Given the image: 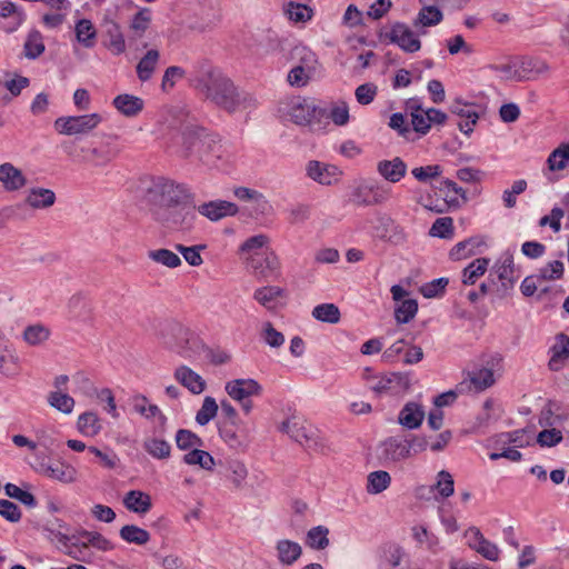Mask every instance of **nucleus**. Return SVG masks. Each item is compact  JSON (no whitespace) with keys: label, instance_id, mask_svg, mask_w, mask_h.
<instances>
[{"label":"nucleus","instance_id":"6ab92c4d","mask_svg":"<svg viewBox=\"0 0 569 569\" xmlns=\"http://www.w3.org/2000/svg\"><path fill=\"white\" fill-rule=\"evenodd\" d=\"M407 163L400 157H395L390 160H380L377 163V172L390 183H397L403 179L407 174Z\"/></svg>","mask_w":569,"mask_h":569},{"label":"nucleus","instance_id":"338daca9","mask_svg":"<svg viewBox=\"0 0 569 569\" xmlns=\"http://www.w3.org/2000/svg\"><path fill=\"white\" fill-rule=\"evenodd\" d=\"M316 76L311 74L308 71H305L303 68L295 66L287 76V81L291 87L302 88L306 87Z\"/></svg>","mask_w":569,"mask_h":569},{"label":"nucleus","instance_id":"ea45409f","mask_svg":"<svg viewBox=\"0 0 569 569\" xmlns=\"http://www.w3.org/2000/svg\"><path fill=\"white\" fill-rule=\"evenodd\" d=\"M490 259L488 258H478L470 262L462 270V283L466 286H471L477 282V280L485 274L489 267Z\"/></svg>","mask_w":569,"mask_h":569},{"label":"nucleus","instance_id":"e433bc0d","mask_svg":"<svg viewBox=\"0 0 569 569\" xmlns=\"http://www.w3.org/2000/svg\"><path fill=\"white\" fill-rule=\"evenodd\" d=\"M276 549L280 563L286 566H290L296 562L302 553L301 546L298 542L288 539L279 540Z\"/></svg>","mask_w":569,"mask_h":569},{"label":"nucleus","instance_id":"603ef678","mask_svg":"<svg viewBox=\"0 0 569 569\" xmlns=\"http://www.w3.org/2000/svg\"><path fill=\"white\" fill-rule=\"evenodd\" d=\"M282 295V289L276 286L263 287L257 289L253 293V298L263 307L273 309L276 307V300Z\"/></svg>","mask_w":569,"mask_h":569},{"label":"nucleus","instance_id":"3c124183","mask_svg":"<svg viewBox=\"0 0 569 569\" xmlns=\"http://www.w3.org/2000/svg\"><path fill=\"white\" fill-rule=\"evenodd\" d=\"M48 402L51 407L64 415L71 413L74 408V399L61 390L49 392Z\"/></svg>","mask_w":569,"mask_h":569},{"label":"nucleus","instance_id":"f03ea898","mask_svg":"<svg viewBox=\"0 0 569 569\" xmlns=\"http://www.w3.org/2000/svg\"><path fill=\"white\" fill-rule=\"evenodd\" d=\"M152 218L171 231L190 232L197 222V208L183 202L170 208H151Z\"/></svg>","mask_w":569,"mask_h":569},{"label":"nucleus","instance_id":"c03bdc74","mask_svg":"<svg viewBox=\"0 0 569 569\" xmlns=\"http://www.w3.org/2000/svg\"><path fill=\"white\" fill-rule=\"evenodd\" d=\"M148 258L151 261L170 269H176L182 263L180 257L176 252L164 248L149 250Z\"/></svg>","mask_w":569,"mask_h":569},{"label":"nucleus","instance_id":"13d9d810","mask_svg":"<svg viewBox=\"0 0 569 569\" xmlns=\"http://www.w3.org/2000/svg\"><path fill=\"white\" fill-rule=\"evenodd\" d=\"M280 430L288 433L295 441L301 445L309 441L305 427L296 419H288L283 421Z\"/></svg>","mask_w":569,"mask_h":569},{"label":"nucleus","instance_id":"9b49d317","mask_svg":"<svg viewBox=\"0 0 569 569\" xmlns=\"http://www.w3.org/2000/svg\"><path fill=\"white\" fill-rule=\"evenodd\" d=\"M378 457L385 463L399 462L410 457L408 440L389 437L378 446Z\"/></svg>","mask_w":569,"mask_h":569},{"label":"nucleus","instance_id":"0e129e2a","mask_svg":"<svg viewBox=\"0 0 569 569\" xmlns=\"http://www.w3.org/2000/svg\"><path fill=\"white\" fill-rule=\"evenodd\" d=\"M430 236L438 238H451L453 233V220L450 217H442L436 219L432 223L430 231Z\"/></svg>","mask_w":569,"mask_h":569},{"label":"nucleus","instance_id":"20e7f679","mask_svg":"<svg viewBox=\"0 0 569 569\" xmlns=\"http://www.w3.org/2000/svg\"><path fill=\"white\" fill-rule=\"evenodd\" d=\"M391 188L376 179H360L353 187L350 200L359 207H376L387 203Z\"/></svg>","mask_w":569,"mask_h":569},{"label":"nucleus","instance_id":"79ce46f5","mask_svg":"<svg viewBox=\"0 0 569 569\" xmlns=\"http://www.w3.org/2000/svg\"><path fill=\"white\" fill-rule=\"evenodd\" d=\"M120 538L137 546H143L149 542L150 533L136 525H126L119 531Z\"/></svg>","mask_w":569,"mask_h":569},{"label":"nucleus","instance_id":"393cba45","mask_svg":"<svg viewBox=\"0 0 569 569\" xmlns=\"http://www.w3.org/2000/svg\"><path fill=\"white\" fill-rule=\"evenodd\" d=\"M406 110L411 116L413 130L420 134H426L430 130L428 109L422 108L420 100L412 98L406 102Z\"/></svg>","mask_w":569,"mask_h":569},{"label":"nucleus","instance_id":"ddd939ff","mask_svg":"<svg viewBox=\"0 0 569 569\" xmlns=\"http://www.w3.org/2000/svg\"><path fill=\"white\" fill-rule=\"evenodd\" d=\"M118 139V134H109L108 140L101 146L90 148L88 161L94 167L108 166L121 152V149L114 143Z\"/></svg>","mask_w":569,"mask_h":569},{"label":"nucleus","instance_id":"72a5a7b5","mask_svg":"<svg viewBox=\"0 0 569 569\" xmlns=\"http://www.w3.org/2000/svg\"><path fill=\"white\" fill-rule=\"evenodd\" d=\"M26 203L33 209H47L54 204L56 193L51 189L31 188L24 199Z\"/></svg>","mask_w":569,"mask_h":569},{"label":"nucleus","instance_id":"a18cd8bd","mask_svg":"<svg viewBox=\"0 0 569 569\" xmlns=\"http://www.w3.org/2000/svg\"><path fill=\"white\" fill-rule=\"evenodd\" d=\"M391 477L385 470L372 471L367 477V492L378 495L389 488Z\"/></svg>","mask_w":569,"mask_h":569},{"label":"nucleus","instance_id":"bb28decb","mask_svg":"<svg viewBox=\"0 0 569 569\" xmlns=\"http://www.w3.org/2000/svg\"><path fill=\"white\" fill-rule=\"evenodd\" d=\"M112 104L121 114L128 118L138 116L144 108V101L140 97L129 93L118 94Z\"/></svg>","mask_w":569,"mask_h":569},{"label":"nucleus","instance_id":"49530a36","mask_svg":"<svg viewBox=\"0 0 569 569\" xmlns=\"http://www.w3.org/2000/svg\"><path fill=\"white\" fill-rule=\"evenodd\" d=\"M182 461L189 466H199L204 470H212L214 467L213 457L208 451L201 450L199 448L187 452L183 456Z\"/></svg>","mask_w":569,"mask_h":569},{"label":"nucleus","instance_id":"a878e982","mask_svg":"<svg viewBox=\"0 0 569 569\" xmlns=\"http://www.w3.org/2000/svg\"><path fill=\"white\" fill-rule=\"evenodd\" d=\"M202 146L204 149L201 159L206 162L214 163L216 160L228 161L230 159L227 147L221 143L218 136L209 133L208 138L202 139Z\"/></svg>","mask_w":569,"mask_h":569},{"label":"nucleus","instance_id":"0eeeda50","mask_svg":"<svg viewBox=\"0 0 569 569\" xmlns=\"http://www.w3.org/2000/svg\"><path fill=\"white\" fill-rule=\"evenodd\" d=\"M102 122L99 113L82 116H63L54 120L53 127L59 134L83 136L90 133Z\"/></svg>","mask_w":569,"mask_h":569},{"label":"nucleus","instance_id":"f3484780","mask_svg":"<svg viewBox=\"0 0 569 569\" xmlns=\"http://www.w3.org/2000/svg\"><path fill=\"white\" fill-rule=\"evenodd\" d=\"M209 133L202 128L186 127L181 133L182 156L189 157L197 153L202 158L204 146L202 139L208 138Z\"/></svg>","mask_w":569,"mask_h":569},{"label":"nucleus","instance_id":"c9c22d12","mask_svg":"<svg viewBox=\"0 0 569 569\" xmlns=\"http://www.w3.org/2000/svg\"><path fill=\"white\" fill-rule=\"evenodd\" d=\"M78 431L84 437H96L102 430V423L93 411H86L78 417Z\"/></svg>","mask_w":569,"mask_h":569},{"label":"nucleus","instance_id":"f257e3e1","mask_svg":"<svg viewBox=\"0 0 569 569\" xmlns=\"http://www.w3.org/2000/svg\"><path fill=\"white\" fill-rule=\"evenodd\" d=\"M188 81L198 93L229 113L257 107V99L239 90L222 70L208 60L197 61Z\"/></svg>","mask_w":569,"mask_h":569},{"label":"nucleus","instance_id":"f8f14e48","mask_svg":"<svg viewBox=\"0 0 569 569\" xmlns=\"http://www.w3.org/2000/svg\"><path fill=\"white\" fill-rule=\"evenodd\" d=\"M495 383L493 371L488 368H475L467 373V378L457 385L460 393L480 392Z\"/></svg>","mask_w":569,"mask_h":569},{"label":"nucleus","instance_id":"de8ad7c7","mask_svg":"<svg viewBox=\"0 0 569 569\" xmlns=\"http://www.w3.org/2000/svg\"><path fill=\"white\" fill-rule=\"evenodd\" d=\"M569 162V142L560 143L548 157L547 167L550 171H560Z\"/></svg>","mask_w":569,"mask_h":569},{"label":"nucleus","instance_id":"4468645a","mask_svg":"<svg viewBox=\"0 0 569 569\" xmlns=\"http://www.w3.org/2000/svg\"><path fill=\"white\" fill-rule=\"evenodd\" d=\"M466 537L468 539V546L483 558L490 561H497L499 559L500 550L498 546L486 539L478 528H469L466 531Z\"/></svg>","mask_w":569,"mask_h":569},{"label":"nucleus","instance_id":"58836bf2","mask_svg":"<svg viewBox=\"0 0 569 569\" xmlns=\"http://www.w3.org/2000/svg\"><path fill=\"white\" fill-rule=\"evenodd\" d=\"M283 14L293 23H306L313 17V10L306 4L290 1L283 6Z\"/></svg>","mask_w":569,"mask_h":569},{"label":"nucleus","instance_id":"39448f33","mask_svg":"<svg viewBox=\"0 0 569 569\" xmlns=\"http://www.w3.org/2000/svg\"><path fill=\"white\" fill-rule=\"evenodd\" d=\"M366 372L367 387L378 397L400 395L410 388V377L408 373L388 372L372 375L369 369Z\"/></svg>","mask_w":569,"mask_h":569},{"label":"nucleus","instance_id":"5fc2aeb1","mask_svg":"<svg viewBox=\"0 0 569 569\" xmlns=\"http://www.w3.org/2000/svg\"><path fill=\"white\" fill-rule=\"evenodd\" d=\"M176 445L180 450H192L203 445L202 439L188 429H179L176 433Z\"/></svg>","mask_w":569,"mask_h":569},{"label":"nucleus","instance_id":"c756f323","mask_svg":"<svg viewBox=\"0 0 569 569\" xmlns=\"http://www.w3.org/2000/svg\"><path fill=\"white\" fill-rule=\"evenodd\" d=\"M160 60V52L157 49L148 50L143 57L139 60L136 72L137 77L140 81L146 82L149 81L154 71L157 70L158 63Z\"/></svg>","mask_w":569,"mask_h":569},{"label":"nucleus","instance_id":"2eb2a0df","mask_svg":"<svg viewBox=\"0 0 569 569\" xmlns=\"http://www.w3.org/2000/svg\"><path fill=\"white\" fill-rule=\"evenodd\" d=\"M197 212L210 221H218L226 217L236 216L238 213V206L226 200H214L198 206Z\"/></svg>","mask_w":569,"mask_h":569},{"label":"nucleus","instance_id":"1a4fd4ad","mask_svg":"<svg viewBox=\"0 0 569 569\" xmlns=\"http://www.w3.org/2000/svg\"><path fill=\"white\" fill-rule=\"evenodd\" d=\"M244 262L247 268L260 279H276L280 273L279 260L271 250H264L261 254L244 257Z\"/></svg>","mask_w":569,"mask_h":569},{"label":"nucleus","instance_id":"a211bd4d","mask_svg":"<svg viewBox=\"0 0 569 569\" xmlns=\"http://www.w3.org/2000/svg\"><path fill=\"white\" fill-rule=\"evenodd\" d=\"M38 471L48 478L63 483H71L77 479L76 469L61 461L52 463L42 461L39 465Z\"/></svg>","mask_w":569,"mask_h":569},{"label":"nucleus","instance_id":"bf43d9fd","mask_svg":"<svg viewBox=\"0 0 569 569\" xmlns=\"http://www.w3.org/2000/svg\"><path fill=\"white\" fill-rule=\"evenodd\" d=\"M174 248L178 252H180L182 254L183 259L191 267H199L203 263V259H202L200 252L206 249L204 244L187 247V246L178 243V244H176Z\"/></svg>","mask_w":569,"mask_h":569},{"label":"nucleus","instance_id":"6e6d98bb","mask_svg":"<svg viewBox=\"0 0 569 569\" xmlns=\"http://www.w3.org/2000/svg\"><path fill=\"white\" fill-rule=\"evenodd\" d=\"M298 54V63L297 67H301L305 71L310 72L311 74H317L318 69V56L316 52L309 50L306 47H297L296 48Z\"/></svg>","mask_w":569,"mask_h":569},{"label":"nucleus","instance_id":"774afa93","mask_svg":"<svg viewBox=\"0 0 569 569\" xmlns=\"http://www.w3.org/2000/svg\"><path fill=\"white\" fill-rule=\"evenodd\" d=\"M328 117L337 126H346L349 122V107L345 101H337L331 104Z\"/></svg>","mask_w":569,"mask_h":569},{"label":"nucleus","instance_id":"dca6fc26","mask_svg":"<svg viewBox=\"0 0 569 569\" xmlns=\"http://www.w3.org/2000/svg\"><path fill=\"white\" fill-rule=\"evenodd\" d=\"M224 390L236 401H243L261 393V386L254 379H234L228 381Z\"/></svg>","mask_w":569,"mask_h":569},{"label":"nucleus","instance_id":"4d7b16f0","mask_svg":"<svg viewBox=\"0 0 569 569\" xmlns=\"http://www.w3.org/2000/svg\"><path fill=\"white\" fill-rule=\"evenodd\" d=\"M218 409L219 406L217 405L214 398L207 396L203 399L201 408L198 410L196 415V421L200 426L208 425L217 416Z\"/></svg>","mask_w":569,"mask_h":569},{"label":"nucleus","instance_id":"b1692460","mask_svg":"<svg viewBox=\"0 0 569 569\" xmlns=\"http://www.w3.org/2000/svg\"><path fill=\"white\" fill-rule=\"evenodd\" d=\"M550 359L548 367L551 371H559L563 368L566 360L569 358V337L559 333L556 337V343L550 348Z\"/></svg>","mask_w":569,"mask_h":569},{"label":"nucleus","instance_id":"052dcab7","mask_svg":"<svg viewBox=\"0 0 569 569\" xmlns=\"http://www.w3.org/2000/svg\"><path fill=\"white\" fill-rule=\"evenodd\" d=\"M563 263L560 260H553L538 269L537 277L541 281H551L561 279L563 276Z\"/></svg>","mask_w":569,"mask_h":569},{"label":"nucleus","instance_id":"f704fd0d","mask_svg":"<svg viewBox=\"0 0 569 569\" xmlns=\"http://www.w3.org/2000/svg\"><path fill=\"white\" fill-rule=\"evenodd\" d=\"M106 46L113 54L119 56L126 51V40L118 23H106Z\"/></svg>","mask_w":569,"mask_h":569},{"label":"nucleus","instance_id":"7ed1b4c3","mask_svg":"<svg viewBox=\"0 0 569 569\" xmlns=\"http://www.w3.org/2000/svg\"><path fill=\"white\" fill-rule=\"evenodd\" d=\"M147 196L152 208H170L189 202L191 199V193L186 186L163 177L153 180Z\"/></svg>","mask_w":569,"mask_h":569},{"label":"nucleus","instance_id":"6e6552de","mask_svg":"<svg viewBox=\"0 0 569 569\" xmlns=\"http://www.w3.org/2000/svg\"><path fill=\"white\" fill-rule=\"evenodd\" d=\"M380 38L397 44L402 51L413 53L420 50L421 41L418 36L403 22L391 24L389 30L380 33Z\"/></svg>","mask_w":569,"mask_h":569},{"label":"nucleus","instance_id":"473e14b6","mask_svg":"<svg viewBox=\"0 0 569 569\" xmlns=\"http://www.w3.org/2000/svg\"><path fill=\"white\" fill-rule=\"evenodd\" d=\"M50 337L51 329L41 322L28 325L22 331V340L30 347L41 346L46 343Z\"/></svg>","mask_w":569,"mask_h":569},{"label":"nucleus","instance_id":"aec40b11","mask_svg":"<svg viewBox=\"0 0 569 569\" xmlns=\"http://www.w3.org/2000/svg\"><path fill=\"white\" fill-rule=\"evenodd\" d=\"M174 379L192 395H200L206 390V380L187 366H179L174 370Z\"/></svg>","mask_w":569,"mask_h":569},{"label":"nucleus","instance_id":"2f4dec72","mask_svg":"<svg viewBox=\"0 0 569 569\" xmlns=\"http://www.w3.org/2000/svg\"><path fill=\"white\" fill-rule=\"evenodd\" d=\"M133 410L146 419L158 418L160 427L167 423V417L157 405H151L143 395H137L132 398Z\"/></svg>","mask_w":569,"mask_h":569},{"label":"nucleus","instance_id":"680f3d73","mask_svg":"<svg viewBox=\"0 0 569 569\" xmlns=\"http://www.w3.org/2000/svg\"><path fill=\"white\" fill-rule=\"evenodd\" d=\"M4 493L10 498L20 501L21 503L29 508H33L37 506V500L31 492L21 489L17 485L8 482L4 486Z\"/></svg>","mask_w":569,"mask_h":569},{"label":"nucleus","instance_id":"864d4df0","mask_svg":"<svg viewBox=\"0 0 569 569\" xmlns=\"http://www.w3.org/2000/svg\"><path fill=\"white\" fill-rule=\"evenodd\" d=\"M418 311V302L416 299H405L395 309V318L398 323H408Z\"/></svg>","mask_w":569,"mask_h":569},{"label":"nucleus","instance_id":"cd10ccee","mask_svg":"<svg viewBox=\"0 0 569 569\" xmlns=\"http://www.w3.org/2000/svg\"><path fill=\"white\" fill-rule=\"evenodd\" d=\"M423 419L425 410L415 401L407 402L398 415V422L408 429L419 428Z\"/></svg>","mask_w":569,"mask_h":569},{"label":"nucleus","instance_id":"423d86ee","mask_svg":"<svg viewBox=\"0 0 569 569\" xmlns=\"http://www.w3.org/2000/svg\"><path fill=\"white\" fill-rule=\"evenodd\" d=\"M317 106L313 100L302 97H287L279 101L277 112L280 118L297 124H310L316 118Z\"/></svg>","mask_w":569,"mask_h":569},{"label":"nucleus","instance_id":"a19ab883","mask_svg":"<svg viewBox=\"0 0 569 569\" xmlns=\"http://www.w3.org/2000/svg\"><path fill=\"white\" fill-rule=\"evenodd\" d=\"M403 557V550L397 545H387L381 549L379 569H397Z\"/></svg>","mask_w":569,"mask_h":569},{"label":"nucleus","instance_id":"09e8293b","mask_svg":"<svg viewBox=\"0 0 569 569\" xmlns=\"http://www.w3.org/2000/svg\"><path fill=\"white\" fill-rule=\"evenodd\" d=\"M77 40L86 48H92L96 43L97 31L92 22L88 19H81L77 22L76 28Z\"/></svg>","mask_w":569,"mask_h":569},{"label":"nucleus","instance_id":"4c0bfd02","mask_svg":"<svg viewBox=\"0 0 569 569\" xmlns=\"http://www.w3.org/2000/svg\"><path fill=\"white\" fill-rule=\"evenodd\" d=\"M142 447L148 455L158 460L168 459L171 455V445L157 437L146 438Z\"/></svg>","mask_w":569,"mask_h":569},{"label":"nucleus","instance_id":"37998d69","mask_svg":"<svg viewBox=\"0 0 569 569\" xmlns=\"http://www.w3.org/2000/svg\"><path fill=\"white\" fill-rule=\"evenodd\" d=\"M443 19L441 10L436 6H423L413 21L415 27H432L439 24Z\"/></svg>","mask_w":569,"mask_h":569},{"label":"nucleus","instance_id":"8fccbe9b","mask_svg":"<svg viewBox=\"0 0 569 569\" xmlns=\"http://www.w3.org/2000/svg\"><path fill=\"white\" fill-rule=\"evenodd\" d=\"M268 240V237L264 234H257L248 238L239 248L242 259L244 260V257L261 254L264 250H269L268 248H264Z\"/></svg>","mask_w":569,"mask_h":569},{"label":"nucleus","instance_id":"7c9ffc66","mask_svg":"<svg viewBox=\"0 0 569 569\" xmlns=\"http://www.w3.org/2000/svg\"><path fill=\"white\" fill-rule=\"evenodd\" d=\"M21 367L16 351L0 345V373L7 378H16L20 375Z\"/></svg>","mask_w":569,"mask_h":569},{"label":"nucleus","instance_id":"9d476101","mask_svg":"<svg viewBox=\"0 0 569 569\" xmlns=\"http://www.w3.org/2000/svg\"><path fill=\"white\" fill-rule=\"evenodd\" d=\"M164 339L170 349L186 358L191 357V351L198 343L191 331L179 322H172L168 326V337Z\"/></svg>","mask_w":569,"mask_h":569},{"label":"nucleus","instance_id":"c85d7f7f","mask_svg":"<svg viewBox=\"0 0 569 569\" xmlns=\"http://www.w3.org/2000/svg\"><path fill=\"white\" fill-rule=\"evenodd\" d=\"M122 502L129 511L138 515H146L152 507L151 497L140 490L128 491Z\"/></svg>","mask_w":569,"mask_h":569},{"label":"nucleus","instance_id":"4be33fe9","mask_svg":"<svg viewBox=\"0 0 569 569\" xmlns=\"http://www.w3.org/2000/svg\"><path fill=\"white\" fill-rule=\"evenodd\" d=\"M495 269H496L498 279L501 282L499 291H501L502 296H506L512 290L515 283H516L515 266H513L512 256L511 254L503 256L501 258V260L495 266Z\"/></svg>","mask_w":569,"mask_h":569},{"label":"nucleus","instance_id":"5701e85b","mask_svg":"<svg viewBox=\"0 0 569 569\" xmlns=\"http://www.w3.org/2000/svg\"><path fill=\"white\" fill-rule=\"evenodd\" d=\"M0 182L7 191H18L27 184V178L12 163L4 162L0 164Z\"/></svg>","mask_w":569,"mask_h":569},{"label":"nucleus","instance_id":"e2e57ef3","mask_svg":"<svg viewBox=\"0 0 569 569\" xmlns=\"http://www.w3.org/2000/svg\"><path fill=\"white\" fill-rule=\"evenodd\" d=\"M228 471H229V479L234 485L236 488H242L247 476H248V469L244 466L243 462L239 460H231L228 462Z\"/></svg>","mask_w":569,"mask_h":569},{"label":"nucleus","instance_id":"412c9836","mask_svg":"<svg viewBox=\"0 0 569 569\" xmlns=\"http://www.w3.org/2000/svg\"><path fill=\"white\" fill-rule=\"evenodd\" d=\"M450 110L453 114H457L463 119L458 123L460 131L466 134L471 133L473 131V126L479 119V114L476 111L475 106L471 103L462 102L461 100H456L451 104Z\"/></svg>","mask_w":569,"mask_h":569},{"label":"nucleus","instance_id":"69168bd1","mask_svg":"<svg viewBox=\"0 0 569 569\" xmlns=\"http://www.w3.org/2000/svg\"><path fill=\"white\" fill-rule=\"evenodd\" d=\"M448 283H449L448 278H445V277L438 278V279H435L430 282L422 284L420 288V292L425 298L441 297L445 293L446 287L448 286Z\"/></svg>","mask_w":569,"mask_h":569}]
</instances>
